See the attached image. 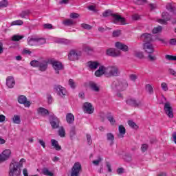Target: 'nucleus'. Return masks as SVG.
I'll return each instance as SVG.
<instances>
[{"mask_svg":"<svg viewBox=\"0 0 176 176\" xmlns=\"http://www.w3.org/2000/svg\"><path fill=\"white\" fill-rule=\"evenodd\" d=\"M23 163H25L24 158L21 159L19 162L11 163L10 166V176H20L21 175V168L23 167Z\"/></svg>","mask_w":176,"mask_h":176,"instance_id":"obj_1","label":"nucleus"},{"mask_svg":"<svg viewBox=\"0 0 176 176\" xmlns=\"http://www.w3.org/2000/svg\"><path fill=\"white\" fill-rule=\"evenodd\" d=\"M106 78H113L120 75V70L118 65H110L106 67Z\"/></svg>","mask_w":176,"mask_h":176,"instance_id":"obj_2","label":"nucleus"},{"mask_svg":"<svg viewBox=\"0 0 176 176\" xmlns=\"http://www.w3.org/2000/svg\"><path fill=\"white\" fill-rule=\"evenodd\" d=\"M111 87H113V89H116V90H118V91H123V90H126V89H127V82H122L116 80L113 82Z\"/></svg>","mask_w":176,"mask_h":176,"instance_id":"obj_3","label":"nucleus"},{"mask_svg":"<svg viewBox=\"0 0 176 176\" xmlns=\"http://www.w3.org/2000/svg\"><path fill=\"white\" fill-rule=\"evenodd\" d=\"M164 111L165 113L168 116V118H174V113H173V107H171V104L170 102H166L164 104Z\"/></svg>","mask_w":176,"mask_h":176,"instance_id":"obj_4","label":"nucleus"},{"mask_svg":"<svg viewBox=\"0 0 176 176\" xmlns=\"http://www.w3.org/2000/svg\"><path fill=\"white\" fill-rule=\"evenodd\" d=\"M82 170V165L79 162H76L72 168L71 176H79V173Z\"/></svg>","mask_w":176,"mask_h":176,"instance_id":"obj_5","label":"nucleus"},{"mask_svg":"<svg viewBox=\"0 0 176 176\" xmlns=\"http://www.w3.org/2000/svg\"><path fill=\"white\" fill-rule=\"evenodd\" d=\"M12 155L11 149H6L0 154V163L8 160Z\"/></svg>","mask_w":176,"mask_h":176,"instance_id":"obj_6","label":"nucleus"},{"mask_svg":"<svg viewBox=\"0 0 176 176\" xmlns=\"http://www.w3.org/2000/svg\"><path fill=\"white\" fill-rule=\"evenodd\" d=\"M106 54L111 57H119L122 55V52L115 48H109L106 51Z\"/></svg>","mask_w":176,"mask_h":176,"instance_id":"obj_7","label":"nucleus"},{"mask_svg":"<svg viewBox=\"0 0 176 176\" xmlns=\"http://www.w3.org/2000/svg\"><path fill=\"white\" fill-rule=\"evenodd\" d=\"M143 50H144L145 53L147 54L155 53V47H153V45L151 43H144L143 44Z\"/></svg>","mask_w":176,"mask_h":176,"instance_id":"obj_8","label":"nucleus"},{"mask_svg":"<svg viewBox=\"0 0 176 176\" xmlns=\"http://www.w3.org/2000/svg\"><path fill=\"white\" fill-rule=\"evenodd\" d=\"M18 102L19 104H23L25 108H30V107H31V102L27 100V97H25L24 95H21L18 98Z\"/></svg>","mask_w":176,"mask_h":176,"instance_id":"obj_9","label":"nucleus"},{"mask_svg":"<svg viewBox=\"0 0 176 176\" xmlns=\"http://www.w3.org/2000/svg\"><path fill=\"white\" fill-rule=\"evenodd\" d=\"M50 122L52 129H58L60 127V120L57 117L54 116H52Z\"/></svg>","mask_w":176,"mask_h":176,"instance_id":"obj_10","label":"nucleus"},{"mask_svg":"<svg viewBox=\"0 0 176 176\" xmlns=\"http://www.w3.org/2000/svg\"><path fill=\"white\" fill-rule=\"evenodd\" d=\"M54 89L55 90H56L60 97H65V96L68 94V92H67V89H65V88L61 85H56L55 86Z\"/></svg>","mask_w":176,"mask_h":176,"instance_id":"obj_11","label":"nucleus"},{"mask_svg":"<svg viewBox=\"0 0 176 176\" xmlns=\"http://www.w3.org/2000/svg\"><path fill=\"white\" fill-rule=\"evenodd\" d=\"M126 102L127 105H130L131 107H135V108L141 107V105H142V101H137L135 100V99L133 98L127 99Z\"/></svg>","mask_w":176,"mask_h":176,"instance_id":"obj_12","label":"nucleus"},{"mask_svg":"<svg viewBox=\"0 0 176 176\" xmlns=\"http://www.w3.org/2000/svg\"><path fill=\"white\" fill-rule=\"evenodd\" d=\"M83 111L85 113L91 115L94 112V107L91 105V103L85 102L83 104Z\"/></svg>","mask_w":176,"mask_h":176,"instance_id":"obj_13","label":"nucleus"},{"mask_svg":"<svg viewBox=\"0 0 176 176\" xmlns=\"http://www.w3.org/2000/svg\"><path fill=\"white\" fill-rule=\"evenodd\" d=\"M162 17L163 19H158L157 22L160 24H167V21H170L171 19V16H170V14H168V12H164L162 14Z\"/></svg>","mask_w":176,"mask_h":176,"instance_id":"obj_14","label":"nucleus"},{"mask_svg":"<svg viewBox=\"0 0 176 176\" xmlns=\"http://www.w3.org/2000/svg\"><path fill=\"white\" fill-rule=\"evenodd\" d=\"M80 56V54L76 52L74 50H72L69 53L68 57L70 61H75V60H78V58H79Z\"/></svg>","mask_w":176,"mask_h":176,"instance_id":"obj_15","label":"nucleus"},{"mask_svg":"<svg viewBox=\"0 0 176 176\" xmlns=\"http://www.w3.org/2000/svg\"><path fill=\"white\" fill-rule=\"evenodd\" d=\"M107 67L104 66H100L99 69L95 72L96 76L100 78V76H102V75H104V76H107Z\"/></svg>","mask_w":176,"mask_h":176,"instance_id":"obj_16","label":"nucleus"},{"mask_svg":"<svg viewBox=\"0 0 176 176\" xmlns=\"http://www.w3.org/2000/svg\"><path fill=\"white\" fill-rule=\"evenodd\" d=\"M140 38L144 43H151L152 42V34L144 33L141 35Z\"/></svg>","mask_w":176,"mask_h":176,"instance_id":"obj_17","label":"nucleus"},{"mask_svg":"<svg viewBox=\"0 0 176 176\" xmlns=\"http://www.w3.org/2000/svg\"><path fill=\"white\" fill-rule=\"evenodd\" d=\"M54 69L56 71V74H59L58 71L63 69V64L58 61H54L52 63Z\"/></svg>","mask_w":176,"mask_h":176,"instance_id":"obj_18","label":"nucleus"},{"mask_svg":"<svg viewBox=\"0 0 176 176\" xmlns=\"http://www.w3.org/2000/svg\"><path fill=\"white\" fill-rule=\"evenodd\" d=\"M15 82L13 76H8L6 79V85L9 89H13L14 87Z\"/></svg>","mask_w":176,"mask_h":176,"instance_id":"obj_19","label":"nucleus"},{"mask_svg":"<svg viewBox=\"0 0 176 176\" xmlns=\"http://www.w3.org/2000/svg\"><path fill=\"white\" fill-rule=\"evenodd\" d=\"M112 16L115 21L121 23L122 25H124L126 24V19H124V17H121L120 15H118L116 14H113Z\"/></svg>","mask_w":176,"mask_h":176,"instance_id":"obj_20","label":"nucleus"},{"mask_svg":"<svg viewBox=\"0 0 176 176\" xmlns=\"http://www.w3.org/2000/svg\"><path fill=\"white\" fill-rule=\"evenodd\" d=\"M116 47L122 52H129V47L120 42L116 43Z\"/></svg>","mask_w":176,"mask_h":176,"instance_id":"obj_21","label":"nucleus"},{"mask_svg":"<svg viewBox=\"0 0 176 176\" xmlns=\"http://www.w3.org/2000/svg\"><path fill=\"white\" fill-rule=\"evenodd\" d=\"M119 134L118 135V138H123L124 137V134H126V128L123 126V125H120L118 126Z\"/></svg>","mask_w":176,"mask_h":176,"instance_id":"obj_22","label":"nucleus"},{"mask_svg":"<svg viewBox=\"0 0 176 176\" xmlns=\"http://www.w3.org/2000/svg\"><path fill=\"white\" fill-rule=\"evenodd\" d=\"M87 65L90 69H97L98 67L100 66V63L96 61H89L87 63Z\"/></svg>","mask_w":176,"mask_h":176,"instance_id":"obj_23","label":"nucleus"},{"mask_svg":"<svg viewBox=\"0 0 176 176\" xmlns=\"http://www.w3.org/2000/svg\"><path fill=\"white\" fill-rule=\"evenodd\" d=\"M63 24L66 27H72V25H75V24H76V22L74 21V20H72V19H67L63 21Z\"/></svg>","mask_w":176,"mask_h":176,"instance_id":"obj_24","label":"nucleus"},{"mask_svg":"<svg viewBox=\"0 0 176 176\" xmlns=\"http://www.w3.org/2000/svg\"><path fill=\"white\" fill-rule=\"evenodd\" d=\"M38 68H39V70L42 71L43 72L46 71V69H47V62L45 60H43V62H40Z\"/></svg>","mask_w":176,"mask_h":176,"instance_id":"obj_25","label":"nucleus"},{"mask_svg":"<svg viewBox=\"0 0 176 176\" xmlns=\"http://www.w3.org/2000/svg\"><path fill=\"white\" fill-rule=\"evenodd\" d=\"M52 146H54L56 151H61V146L58 144V142L54 139L51 140Z\"/></svg>","mask_w":176,"mask_h":176,"instance_id":"obj_26","label":"nucleus"},{"mask_svg":"<svg viewBox=\"0 0 176 176\" xmlns=\"http://www.w3.org/2000/svg\"><path fill=\"white\" fill-rule=\"evenodd\" d=\"M89 87L91 89L93 90V91H96V92L100 91V87L96 82H89Z\"/></svg>","mask_w":176,"mask_h":176,"instance_id":"obj_27","label":"nucleus"},{"mask_svg":"<svg viewBox=\"0 0 176 176\" xmlns=\"http://www.w3.org/2000/svg\"><path fill=\"white\" fill-rule=\"evenodd\" d=\"M66 120L69 124H72V123H74V121L75 120V117L72 113H69L66 116Z\"/></svg>","mask_w":176,"mask_h":176,"instance_id":"obj_28","label":"nucleus"},{"mask_svg":"<svg viewBox=\"0 0 176 176\" xmlns=\"http://www.w3.org/2000/svg\"><path fill=\"white\" fill-rule=\"evenodd\" d=\"M27 41L30 46H36V37H29Z\"/></svg>","mask_w":176,"mask_h":176,"instance_id":"obj_29","label":"nucleus"},{"mask_svg":"<svg viewBox=\"0 0 176 176\" xmlns=\"http://www.w3.org/2000/svg\"><path fill=\"white\" fill-rule=\"evenodd\" d=\"M30 14H31V11L30 10H26L22 11L19 14V16L20 17H21V19H26L27 17H28V16H30Z\"/></svg>","mask_w":176,"mask_h":176,"instance_id":"obj_30","label":"nucleus"},{"mask_svg":"<svg viewBox=\"0 0 176 176\" xmlns=\"http://www.w3.org/2000/svg\"><path fill=\"white\" fill-rule=\"evenodd\" d=\"M166 8L167 10H168L171 13H173V14H175V10H176L175 7H174V6L171 4V3H168L166 6Z\"/></svg>","mask_w":176,"mask_h":176,"instance_id":"obj_31","label":"nucleus"},{"mask_svg":"<svg viewBox=\"0 0 176 176\" xmlns=\"http://www.w3.org/2000/svg\"><path fill=\"white\" fill-rule=\"evenodd\" d=\"M37 111L39 115H42L43 116H45V115H49V111L45 108L40 107Z\"/></svg>","mask_w":176,"mask_h":176,"instance_id":"obj_32","label":"nucleus"},{"mask_svg":"<svg viewBox=\"0 0 176 176\" xmlns=\"http://www.w3.org/2000/svg\"><path fill=\"white\" fill-rule=\"evenodd\" d=\"M14 124H20L21 123V120L20 118V116L14 115L12 119Z\"/></svg>","mask_w":176,"mask_h":176,"instance_id":"obj_33","label":"nucleus"},{"mask_svg":"<svg viewBox=\"0 0 176 176\" xmlns=\"http://www.w3.org/2000/svg\"><path fill=\"white\" fill-rule=\"evenodd\" d=\"M36 46H41V45H45V43H46V39L36 37Z\"/></svg>","mask_w":176,"mask_h":176,"instance_id":"obj_34","label":"nucleus"},{"mask_svg":"<svg viewBox=\"0 0 176 176\" xmlns=\"http://www.w3.org/2000/svg\"><path fill=\"white\" fill-rule=\"evenodd\" d=\"M24 38V36H20V35H14L12 37V41L14 42H18L19 41H21Z\"/></svg>","mask_w":176,"mask_h":176,"instance_id":"obj_35","label":"nucleus"},{"mask_svg":"<svg viewBox=\"0 0 176 176\" xmlns=\"http://www.w3.org/2000/svg\"><path fill=\"white\" fill-rule=\"evenodd\" d=\"M128 124L130 127H131V129H138V125H137V124H135V122H134L133 120H129Z\"/></svg>","mask_w":176,"mask_h":176,"instance_id":"obj_36","label":"nucleus"},{"mask_svg":"<svg viewBox=\"0 0 176 176\" xmlns=\"http://www.w3.org/2000/svg\"><path fill=\"white\" fill-rule=\"evenodd\" d=\"M58 135L61 138L65 137V129L64 127L61 126L58 130Z\"/></svg>","mask_w":176,"mask_h":176,"instance_id":"obj_37","label":"nucleus"},{"mask_svg":"<svg viewBox=\"0 0 176 176\" xmlns=\"http://www.w3.org/2000/svg\"><path fill=\"white\" fill-rule=\"evenodd\" d=\"M24 22L20 19L14 21L11 23V25H23Z\"/></svg>","mask_w":176,"mask_h":176,"instance_id":"obj_38","label":"nucleus"},{"mask_svg":"<svg viewBox=\"0 0 176 176\" xmlns=\"http://www.w3.org/2000/svg\"><path fill=\"white\" fill-rule=\"evenodd\" d=\"M146 90L149 93V94H153V87L151 84H147L146 85Z\"/></svg>","mask_w":176,"mask_h":176,"instance_id":"obj_39","label":"nucleus"},{"mask_svg":"<svg viewBox=\"0 0 176 176\" xmlns=\"http://www.w3.org/2000/svg\"><path fill=\"white\" fill-rule=\"evenodd\" d=\"M43 174L47 176H53V173L50 172L47 168L43 169Z\"/></svg>","mask_w":176,"mask_h":176,"instance_id":"obj_40","label":"nucleus"},{"mask_svg":"<svg viewBox=\"0 0 176 176\" xmlns=\"http://www.w3.org/2000/svg\"><path fill=\"white\" fill-rule=\"evenodd\" d=\"M161 89L163 91H168V85H167V82H162Z\"/></svg>","mask_w":176,"mask_h":176,"instance_id":"obj_41","label":"nucleus"},{"mask_svg":"<svg viewBox=\"0 0 176 176\" xmlns=\"http://www.w3.org/2000/svg\"><path fill=\"white\" fill-rule=\"evenodd\" d=\"M107 140L111 141L112 144H113V141L115 140V136L111 133H109L107 134Z\"/></svg>","mask_w":176,"mask_h":176,"instance_id":"obj_42","label":"nucleus"},{"mask_svg":"<svg viewBox=\"0 0 176 176\" xmlns=\"http://www.w3.org/2000/svg\"><path fill=\"white\" fill-rule=\"evenodd\" d=\"M41 63V62L38 61V60H33L30 62V65L32 67H39V64Z\"/></svg>","mask_w":176,"mask_h":176,"instance_id":"obj_43","label":"nucleus"},{"mask_svg":"<svg viewBox=\"0 0 176 176\" xmlns=\"http://www.w3.org/2000/svg\"><path fill=\"white\" fill-rule=\"evenodd\" d=\"M165 58L169 61H176V56L173 55H166Z\"/></svg>","mask_w":176,"mask_h":176,"instance_id":"obj_44","label":"nucleus"},{"mask_svg":"<svg viewBox=\"0 0 176 176\" xmlns=\"http://www.w3.org/2000/svg\"><path fill=\"white\" fill-rule=\"evenodd\" d=\"M162 30H163V28H162V26H158L157 28H155L153 30V34H157L159 32H162Z\"/></svg>","mask_w":176,"mask_h":176,"instance_id":"obj_45","label":"nucleus"},{"mask_svg":"<svg viewBox=\"0 0 176 176\" xmlns=\"http://www.w3.org/2000/svg\"><path fill=\"white\" fill-rule=\"evenodd\" d=\"M8 5H9V3L6 0L0 1V6H1V8H8Z\"/></svg>","mask_w":176,"mask_h":176,"instance_id":"obj_46","label":"nucleus"},{"mask_svg":"<svg viewBox=\"0 0 176 176\" xmlns=\"http://www.w3.org/2000/svg\"><path fill=\"white\" fill-rule=\"evenodd\" d=\"M101 162H102V158L101 157H98V160H94L92 162L93 164H94V166H99L100 163H101Z\"/></svg>","mask_w":176,"mask_h":176,"instance_id":"obj_47","label":"nucleus"},{"mask_svg":"<svg viewBox=\"0 0 176 176\" xmlns=\"http://www.w3.org/2000/svg\"><path fill=\"white\" fill-rule=\"evenodd\" d=\"M148 58L149 60V61H156L157 58L156 56L153 55L152 54H148Z\"/></svg>","mask_w":176,"mask_h":176,"instance_id":"obj_48","label":"nucleus"},{"mask_svg":"<svg viewBox=\"0 0 176 176\" xmlns=\"http://www.w3.org/2000/svg\"><path fill=\"white\" fill-rule=\"evenodd\" d=\"M120 34H122V32L119 30H115L113 32V36L114 38H117V36H120Z\"/></svg>","mask_w":176,"mask_h":176,"instance_id":"obj_49","label":"nucleus"},{"mask_svg":"<svg viewBox=\"0 0 176 176\" xmlns=\"http://www.w3.org/2000/svg\"><path fill=\"white\" fill-rule=\"evenodd\" d=\"M79 16H80L79 14L76 12H72L69 14L70 19H78Z\"/></svg>","mask_w":176,"mask_h":176,"instance_id":"obj_50","label":"nucleus"},{"mask_svg":"<svg viewBox=\"0 0 176 176\" xmlns=\"http://www.w3.org/2000/svg\"><path fill=\"white\" fill-rule=\"evenodd\" d=\"M82 28H84V30H91L92 27L91 25L86 23L81 24Z\"/></svg>","mask_w":176,"mask_h":176,"instance_id":"obj_51","label":"nucleus"},{"mask_svg":"<svg viewBox=\"0 0 176 176\" xmlns=\"http://www.w3.org/2000/svg\"><path fill=\"white\" fill-rule=\"evenodd\" d=\"M69 86H70V87L72 89H75V87H76L75 81H74L72 79H69Z\"/></svg>","mask_w":176,"mask_h":176,"instance_id":"obj_52","label":"nucleus"},{"mask_svg":"<svg viewBox=\"0 0 176 176\" xmlns=\"http://www.w3.org/2000/svg\"><path fill=\"white\" fill-rule=\"evenodd\" d=\"M58 43H66V44L71 43V41L69 40H67V39H64V38H60L58 41Z\"/></svg>","mask_w":176,"mask_h":176,"instance_id":"obj_53","label":"nucleus"},{"mask_svg":"<svg viewBox=\"0 0 176 176\" xmlns=\"http://www.w3.org/2000/svg\"><path fill=\"white\" fill-rule=\"evenodd\" d=\"M107 119L111 124H115V123L116 122V121L113 118V116H110L107 117Z\"/></svg>","mask_w":176,"mask_h":176,"instance_id":"obj_54","label":"nucleus"},{"mask_svg":"<svg viewBox=\"0 0 176 176\" xmlns=\"http://www.w3.org/2000/svg\"><path fill=\"white\" fill-rule=\"evenodd\" d=\"M135 55L136 57H138V58H144V54L141 52H136Z\"/></svg>","mask_w":176,"mask_h":176,"instance_id":"obj_55","label":"nucleus"},{"mask_svg":"<svg viewBox=\"0 0 176 176\" xmlns=\"http://www.w3.org/2000/svg\"><path fill=\"white\" fill-rule=\"evenodd\" d=\"M141 151L142 152H146L148 151V144H144L141 146Z\"/></svg>","mask_w":176,"mask_h":176,"instance_id":"obj_56","label":"nucleus"},{"mask_svg":"<svg viewBox=\"0 0 176 176\" xmlns=\"http://www.w3.org/2000/svg\"><path fill=\"white\" fill-rule=\"evenodd\" d=\"M87 141L88 145H90L91 144H92L93 141L91 140V135L89 134L87 135Z\"/></svg>","mask_w":176,"mask_h":176,"instance_id":"obj_57","label":"nucleus"},{"mask_svg":"<svg viewBox=\"0 0 176 176\" xmlns=\"http://www.w3.org/2000/svg\"><path fill=\"white\" fill-rule=\"evenodd\" d=\"M43 27L46 30H52L53 28V25H52L50 23L44 24Z\"/></svg>","mask_w":176,"mask_h":176,"instance_id":"obj_58","label":"nucleus"},{"mask_svg":"<svg viewBox=\"0 0 176 176\" xmlns=\"http://www.w3.org/2000/svg\"><path fill=\"white\" fill-rule=\"evenodd\" d=\"M76 132H75V126H72L71 130H70V137L72 138L74 135H75Z\"/></svg>","mask_w":176,"mask_h":176,"instance_id":"obj_59","label":"nucleus"},{"mask_svg":"<svg viewBox=\"0 0 176 176\" xmlns=\"http://www.w3.org/2000/svg\"><path fill=\"white\" fill-rule=\"evenodd\" d=\"M106 167H107L109 173H112V168L111 166V164L109 162H106Z\"/></svg>","mask_w":176,"mask_h":176,"instance_id":"obj_60","label":"nucleus"},{"mask_svg":"<svg viewBox=\"0 0 176 176\" xmlns=\"http://www.w3.org/2000/svg\"><path fill=\"white\" fill-rule=\"evenodd\" d=\"M102 16L103 17H108L109 16H111V11L106 10L104 12H103Z\"/></svg>","mask_w":176,"mask_h":176,"instance_id":"obj_61","label":"nucleus"},{"mask_svg":"<svg viewBox=\"0 0 176 176\" xmlns=\"http://www.w3.org/2000/svg\"><path fill=\"white\" fill-rule=\"evenodd\" d=\"M38 143L40 144V145H41V146H43V148H46V144L45 143V141H43V140H38Z\"/></svg>","mask_w":176,"mask_h":176,"instance_id":"obj_62","label":"nucleus"},{"mask_svg":"<svg viewBox=\"0 0 176 176\" xmlns=\"http://www.w3.org/2000/svg\"><path fill=\"white\" fill-rule=\"evenodd\" d=\"M170 45L172 46H176V38H172L169 41Z\"/></svg>","mask_w":176,"mask_h":176,"instance_id":"obj_63","label":"nucleus"},{"mask_svg":"<svg viewBox=\"0 0 176 176\" xmlns=\"http://www.w3.org/2000/svg\"><path fill=\"white\" fill-rule=\"evenodd\" d=\"M23 54H28L29 56L31 55V53H32L30 50L24 49L22 52Z\"/></svg>","mask_w":176,"mask_h":176,"instance_id":"obj_64","label":"nucleus"}]
</instances>
